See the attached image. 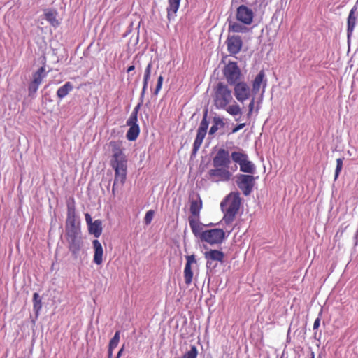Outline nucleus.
Returning a JSON list of instances; mask_svg holds the SVG:
<instances>
[{
    "instance_id": "nucleus-1",
    "label": "nucleus",
    "mask_w": 358,
    "mask_h": 358,
    "mask_svg": "<svg viewBox=\"0 0 358 358\" xmlns=\"http://www.w3.org/2000/svg\"><path fill=\"white\" fill-rule=\"evenodd\" d=\"M213 168L208 172L209 179L213 182H227L232 173L229 170L231 164L229 152L224 148L219 149L212 159Z\"/></svg>"
},
{
    "instance_id": "nucleus-2",
    "label": "nucleus",
    "mask_w": 358,
    "mask_h": 358,
    "mask_svg": "<svg viewBox=\"0 0 358 358\" xmlns=\"http://www.w3.org/2000/svg\"><path fill=\"white\" fill-rule=\"evenodd\" d=\"M233 100L231 91L227 85L219 83L215 88L213 101L217 109L225 110L229 114L236 116L241 113L240 106L237 103L229 106Z\"/></svg>"
},
{
    "instance_id": "nucleus-3",
    "label": "nucleus",
    "mask_w": 358,
    "mask_h": 358,
    "mask_svg": "<svg viewBox=\"0 0 358 358\" xmlns=\"http://www.w3.org/2000/svg\"><path fill=\"white\" fill-rule=\"evenodd\" d=\"M108 147L112 152L110 164L116 172L117 176L120 178L122 173L127 172V159L123 152L122 141H111L108 143Z\"/></svg>"
},
{
    "instance_id": "nucleus-4",
    "label": "nucleus",
    "mask_w": 358,
    "mask_h": 358,
    "mask_svg": "<svg viewBox=\"0 0 358 358\" xmlns=\"http://www.w3.org/2000/svg\"><path fill=\"white\" fill-rule=\"evenodd\" d=\"M241 205V199L238 194H229L221 202L220 207L224 212L223 221L226 224H231L236 217Z\"/></svg>"
},
{
    "instance_id": "nucleus-5",
    "label": "nucleus",
    "mask_w": 358,
    "mask_h": 358,
    "mask_svg": "<svg viewBox=\"0 0 358 358\" xmlns=\"http://www.w3.org/2000/svg\"><path fill=\"white\" fill-rule=\"evenodd\" d=\"M69 250L74 258H77L83 246L80 231H68L65 233Z\"/></svg>"
},
{
    "instance_id": "nucleus-6",
    "label": "nucleus",
    "mask_w": 358,
    "mask_h": 358,
    "mask_svg": "<svg viewBox=\"0 0 358 358\" xmlns=\"http://www.w3.org/2000/svg\"><path fill=\"white\" fill-rule=\"evenodd\" d=\"M225 237V232L221 229L216 228L205 230L201 241L213 245L222 243Z\"/></svg>"
},
{
    "instance_id": "nucleus-7",
    "label": "nucleus",
    "mask_w": 358,
    "mask_h": 358,
    "mask_svg": "<svg viewBox=\"0 0 358 358\" xmlns=\"http://www.w3.org/2000/svg\"><path fill=\"white\" fill-rule=\"evenodd\" d=\"M223 74L227 83L232 85L240 81L241 78V72L237 63L235 62H229L223 69Z\"/></svg>"
},
{
    "instance_id": "nucleus-8",
    "label": "nucleus",
    "mask_w": 358,
    "mask_h": 358,
    "mask_svg": "<svg viewBox=\"0 0 358 358\" xmlns=\"http://www.w3.org/2000/svg\"><path fill=\"white\" fill-rule=\"evenodd\" d=\"M255 178L252 175L240 174L236 183L245 196L250 194L255 185Z\"/></svg>"
},
{
    "instance_id": "nucleus-9",
    "label": "nucleus",
    "mask_w": 358,
    "mask_h": 358,
    "mask_svg": "<svg viewBox=\"0 0 358 358\" xmlns=\"http://www.w3.org/2000/svg\"><path fill=\"white\" fill-rule=\"evenodd\" d=\"M253 10L245 5H241L236 9V19L244 25H250L254 19Z\"/></svg>"
},
{
    "instance_id": "nucleus-10",
    "label": "nucleus",
    "mask_w": 358,
    "mask_h": 358,
    "mask_svg": "<svg viewBox=\"0 0 358 358\" xmlns=\"http://www.w3.org/2000/svg\"><path fill=\"white\" fill-rule=\"evenodd\" d=\"M233 85L235 97L238 101L243 102L250 97V90L246 83L240 80Z\"/></svg>"
},
{
    "instance_id": "nucleus-11",
    "label": "nucleus",
    "mask_w": 358,
    "mask_h": 358,
    "mask_svg": "<svg viewBox=\"0 0 358 358\" xmlns=\"http://www.w3.org/2000/svg\"><path fill=\"white\" fill-rule=\"evenodd\" d=\"M226 43L227 50L231 55L238 54L243 46L241 37L236 35L229 36L227 38Z\"/></svg>"
},
{
    "instance_id": "nucleus-12",
    "label": "nucleus",
    "mask_w": 358,
    "mask_h": 358,
    "mask_svg": "<svg viewBox=\"0 0 358 358\" xmlns=\"http://www.w3.org/2000/svg\"><path fill=\"white\" fill-rule=\"evenodd\" d=\"M190 208L189 211L191 215L188 218L200 217V211L202 208V200L199 195L194 194L189 197Z\"/></svg>"
},
{
    "instance_id": "nucleus-13",
    "label": "nucleus",
    "mask_w": 358,
    "mask_h": 358,
    "mask_svg": "<svg viewBox=\"0 0 358 358\" xmlns=\"http://www.w3.org/2000/svg\"><path fill=\"white\" fill-rule=\"evenodd\" d=\"M186 258V264L184 268V280L185 282L187 285H189L193 280V271L192 269V266L193 264H196L197 262L194 255H187Z\"/></svg>"
},
{
    "instance_id": "nucleus-14",
    "label": "nucleus",
    "mask_w": 358,
    "mask_h": 358,
    "mask_svg": "<svg viewBox=\"0 0 358 358\" xmlns=\"http://www.w3.org/2000/svg\"><path fill=\"white\" fill-rule=\"evenodd\" d=\"M76 211L74 208L68 207L66 220V232L79 231L80 229L76 224Z\"/></svg>"
},
{
    "instance_id": "nucleus-15",
    "label": "nucleus",
    "mask_w": 358,
    "mask_h": 358,
    "mask_svg": "<svg viewBox=\"0 0 358 358\" xmlns=\"http://www.w3.org/2000/svg\"><path fill=\"white\" fill-rule=\"evenodd\" d=\"M265 73L264 70H261L259 73L256 76L254 80L252 81V92L254 94H257L261 88V86L263 87V92H264V89L266 86V80L264 79Z\"/></svg>"
},
{
    "instance_id": "nucleus-16",
    "label": "nucleus",
    "mask_w": 358,
    "mask_h": 358,
    "mask_svg": "<svg viewBox=\"0 0 358 358\" xmlns=\"http://www.w3.org/2000/svg\"><path fill=\"white\" fill-rule=\"evenodd\" d=\"M137 122L138 120H136L128 119L127 120V124L129 127V129L127 132L126 136L129 141H135L140 134V128Z\"/></svg>"
},
{
    "instance_id": "nucleus-17",
    "label": "nucleus",
    "mask_w": 358,
    "mask_h": 358,
    "mask_svg": "<svg viewBox=\"0 0 358 358\" xmlns=\"http://www.w3.org/2000/svg\"><path fill=\"white\" fill-rule=\"evenodd\" d=\"M204 257L206 259L207 264H211L214 261L222 262L224 254L220 250H210L209 251L205 252Z\"/></svg>"
},
{
    "instance_id": "nucleus-18",
    "label": "nucleus",
    "mask_w": 358,
    "mask_h": 358,
    "mask_svg": "<svg viewBox=\"0 0 358 358\" xmlns=\"http://www.w3.org/2000/svg\"><path fill=\"white\" fill-rule=\"evenodd\" d=\"M94 248V257L93 261L97 265H101L103 263V249L101 243L99 240L95 239L92 241Z\"/></svg>"
},
{
    "instance_id": "nucleus-19",
    "label": "nucleus",
    "mask_w": 358,
    "mask_h": 358,
    "mask_svg": "<svg viewBox=\"0 0 358 358\" xmlns=\"http://www.w3.org/2000/svg\"><path fill=\"white\" fill-rule=\"evenodd\" d=\"M189 227L193 234L201 240L203 231V224L200 222V217L188 218Z\"/></svg>"
},
{
    "instance_id": "nucleus-20",
    "label": "nucleus",
    "mask_w": 358,
    "mask_h": 358,
    "mask_svg": "<svg viewBox=\"0 0 358 358\" xmlns=\"http://www.w3.org/2000/svg\"><path fill=\"white\" fill-rule=\"evenodd\" d=\"M356 8H353L350 11L347 20V37L349 41L352 35L354 29L357 24V17L355 15Z\"/></svg>"
},
{
    "instance_id": "nucleus-21",
    "label": "nucleus",
    "mask_w": 358,
    "mask_h": 358,
    "mask_svg": "<svg viewBox=\"0 0 358 358\" xmlns=\"http://www.w3.org/2000/svg\"><path fill=\"white\" fill-rule=\"evenodd\" d=\"M57 15L58 13L55 9H45L44 10L45 19L54 27H57L60 24Z\"/></svg>"
},
{
    "instance_id": "nucleus-22",
    "label": "nucleus",
    "mask_w": 358,
    "mask_h": 358,
    "mask_svg": "<svg viewBox=\"0 0 358 358\" xmlns=\"http://www.w3.org/2000/svg\"><path fill=\"white\" fill-rule=\"evenodd\" d=\"M102 221L96 220L88 227V231L90 234H93L94 237L99 238L102 233Z\"/></svg>"
},
{
    "instance_id": "nucleus-23",
    "label": "nucleus",
    "mask_w": 358,
    "mask_h": 358,
    "mask_svg": "<svg viewBox=\"0 0 358 358\" xmlns=\"http://www.w3.org/2000/svg\"><path fill=\"white\" fill-rule=\"evenodd\" d=\"M180 1L181 0H169V6L167 8V18L169 20L176 15L180 7Z\"/></svg>"
},
{
    "instance_id": "nucleus-24",
    "label": "nucleus",
    "mask_w": 358,
    "mask_h": 358,
    "mask_svg": "<svg viewBox=\"0 0 358 358\" xmlns=\"http://www.w3.org/2000/svg\"><path fill=\"white\" fill-rule=\"evenodd\" d=\"M248 25H244L239 22H230L229 23V31L234 33H245L248 31Z\"/></svg>"
},
{
    "instance_id": "nucleus-25",
    "label": "nucleus",
    "mask_w": 358,
    "mask_h": 358,
    "mask_svg": "<svg viewBox=\"0 0 358 358\" xmlns=\"http://www.w3.org/2000/svg\"><path fill=\"white\" fill-rule=\"evenodd\" d=\"M127 173L124 172V174L122 173V176L119 178L117 176L116 172H115L114 182L112 187V194L113 195L115 194V189L117 188L122 187L124 185L127 178Z\"/></svg>"
},
{
    "instance_id": "nucleus-26",
    "label": "nucleus",
    "mask_w": 358,
    "mask_h": 358,
    "mask_svg": "<svg viewBox=\"0 0 358 358\" xmlns=\"http://www.w3.org/2000/svg\"><path fill=\"white\" fill-rule=\"evenodd\" d=\"M45 76H46V72H45V66H41L36 72H34L33 73L31 81L41 85L43 78Z\"/></svg>"
},
{
    "instance_id": "nucleus-27",
    "label": "nucleus",
    "mask_w": 358,
    "mask_h": 358,
    "mask_svg": "<svg viewBox=\"0 0 358 358\" xmlns=\"http://www.w3.org/2000/svg\"><path fill=\"white\" fill-rule=\"evenodd\" d=\"M72 90V84L70 82H66L64 85L57 90V95L59 99H62L64 98Z\"/></svg>"
},
{
    "instance_id": "nucleus-28",
    "label": "nucleus",
    "mask_w": 358,
    "mask_h": 358,
    "mask_svg": "<svg viewBox=\"0 0 358 358\" xmlns=\"http://www.w3.org/2000/svg\"><path fill=\"white\" fill-rule=\"evenodd\" d=\"M152 66V62H150L148 63V64L147 65V66L145 69L144 76H143V89H142V92H141L142 96L144 94L145 90H147L148 81L150 78Z\"/></svg>"
},
{
    "instance_id": "nucleus-29",
    "label": "nucleus",
    "mask_w": 358,
    "mask_h": 358,
    "mask_svg": "<svg viewBox=\"0 0 358 358\" xmlns=\"http://www.w3.org/2000/svg\"><path fill=\"white\" fill-rule=\"evenodd\" d=\"M206 131H202L199 129L197 130L196 136L194 140V145H193V150L194 152H196L200 148V147L203 143V138L206 136Z\"/></svg>"
},
{
    "instance_id": "nucleus-30",
    "label": "nucleus",
    "mask_w": 358,
    "mask_h": 358,
    "mask_svg": "<svg viewBox=\"0 0 358 358\" xmlns=\"http://www.w3.org/2000/svg\"><path fill=\"white\" fill-rule=\"evenodd\" d=\"M255 169L254 164L248 160V158L240 165V171L244 173L252 174L255 172Z\"/></svg>"
},
{
    "instance_id": "nucleus-31",
    "label": "nucleus",
    "mask_w": 358,
    "mask_h": 358,
    "mask_svg": "<svg viewBox=\"0 0 358 358\" xmlns=\"http://www.w3.org/2000/svg\"><path fill=\"white\" fill-rule=\"evenodd\" d=\"M231 159L232 160L238 164L239 166L248 158V155L243 152H233L231 153Z\"/></svg>"
},
{
    "instance_id": "nucleus-32",
    "label": "nucleus",
    "mask_w": 358,
    "mask_h": 358,
    "mask_svg": "<svg viewBox=\"0 0 358 358\" xmlns=\"http://www.w3.org/2000/svg\"><path fill=\"white\" fill-rule=\"evenodd\" d=\"M33 308L36 314L38 313L42 308L41 299L39 294L36 292L33 295Z\"/></svg>"
},
{
    "instance_id": "nucleus-33",
    "label": "nucleus",
    "mask_w": 358,
    "mask_h": 358,
    "mask_svg": "<svg viewBox=\"0 0 358 358\" xmlns=\"http://www.w3.org/2000/svg\"><path fill=\"white\" fill-rule=\"evenodd\" d=\"M198 356V350L195 345H191L190 349L185 352L183 355V358H196Z\"/></svg>"
},
{
    "instance_id": "nucleus-34",
    "label": "nucleus",
    "mask_w": 358,
    "mask_h": 358,
    "mask_svg": "<svg viewBox=\"0 0 358 358\" xmlns=\"http://www.w3.org/2000/svg\"><path fill=\"white\" fill-rule=\"evenodd\" d=\"M119 341H120V331H117L115 332L114 336L110 339V341L109 342L108 347H110V348H115L117 346Z\"/></svg>"
},
{
    "instance_id": "nucleus-35",
    "label": "nucleus",
    "mask_w": 358,
    "mask_h": 358,
    "mask_svg": "<svg viewBox=\"0 0 358 358\" xmlns=\"http://www.w3.org/2000/svg\"><path fill=\"white\" fill-rule=\"evenodd\" d=\"M208 127V122L207 120V111H206L198 129L201 130L202 131H203L206 132Z\"/></svg>"
},
{
    "instance_id": "nucleus-36",
    "label": "nucleus",
    "mask_w": 358,
    "mask_h": 358,
    "mask_svg": "<svg viewBox=\"0 0 358 358\" xmlns=\"http://www.w3.org/2000/svg\"><path fill=\"white\" fill-rule=\"evenodd\" d=\"M343 162V159H342V158H338L336 159V167L335 176H334L335 180L338 178V177L342 170Z\"/></svg>"
},
{
    "instance_id": "nucleus-37",
    "label": "nucleus",
    "mask_w": 358,
    "mask_h": 358,
    "mask_svg": "<svg viewBox=\"0 0 358 358\" xmlns=\"http://www.w3.org/2000/svg\"><path fill=\"white\" fill-rule=\"evenodd\" d=\"M39 85H40L39 84L36 83L33 81H31L30 83L29 84V87H28L29 95V96L34 95L36 94V92H37Z\"/></svg>"
},
{
    "instance_id": "nucleus-38",
    "label": "nucleus",
    "mask_w": 358,
    "mask_h": 358,
    "mask_svg": "<svg viewBox=\"0 0 358 358\" xmlns=\"http://www.w3.org/2000/svg\"><path fill=\"white\" fill-rule=\"evenodd\" d=\"M154 214H155V212L152 210H150L145 213V215L144 217V222L145 224L148 225L151 223V222L153 219V217H154Z\"/></svg>"
},
{
    "instance_id": "nucleus-39",
    "label": "nucleus",
    "mask_w": 358,
    "mask_h": 358,
    "mask_svg": "<svg viewBox=\"0 0 358 358\" xmlns=\"http://www.w3.org/2000/svg\"><path fill=\"white\" fill-rule=\"evenodd\" d=\"M141 107V103H138L133 110L129 119L138 120V113Z\"/></svg>"
},
{
    "instance_id": "nucleus-40",
    "label": "nucleus",
    "mask_w": 358,
    "mask_h": 358,
    "mask_svg": "<svg viewBox=\"0 0 358 358\" xmlns=\"http://www.w3.org/2000/svg\"><path fill=\"white\" fill-rule=\"evenodd\" d=\"M163 80H164V78H163L162 76H159L158 77L157 86H156L155 90V94H157L158 92L160 91L162 86Z\"/></svg>"
},
{
    "instance_id": "nucleus-41",
    "label": "nucleus",
    "mask_w": 358,
    "mask_h": 358,
    "mask_svg": "<svg viewBox=\"0 0 358 358\" xmlns=\"http://www.w3.org/2000/svg\"><path fill=\"white\" fill-rule=\"evenodd\" d=\"M254 107H255V99L253 98L250 103H249V106H248V108H249V111H248V116H250L252 111H253V109H254Z\"/></svg>"
},
{
    "instance_id": "nucleus-42",
    "label": "nucleus",
    "mask_w": 358,
    "mask_h": 358,
    "mask_svg": "<svg viewBox=\"0 0 358 358\" xmlns=\"http://www.w3.org/2000/svg\"><path fill=\"white\" fill-rule=\"evenodd\" d=\"M85 217L87 227H89L92 223L94 222V221H92L91 215L89 213H85Z\"/></svg>"
},
{
    "instance_id": "nucleus-43",
    "label": "nucleus",
    "mask_w": 358,
    "mask_h": 358,
    "mask_svg": "<svg viewBox=\"0 0 358 358\" xmlns=\"http://www.w3.org/2000/svg\"><path fill=\"white\" fill-rule=\"evenodd\" d=\"M245 126V123H241V124H238L237 126H236V127L232 129V133H236V132H237L238 131H239V130L242 129Z\"/></svg>"
},
{
    "instance_id": "nucleus-44",
    "label": "nucleus",
    "mask_w": 358,
    "mask_h": 358,
    "mask_svg": "<svg viewBox=\"0 0 358 358\" xmlns=\"http://www.w3.org/2000/svg\"><path fill=\"white\" fill-rule=\"evenodd\" d=\"M214 122H215V125H217V126L218 124H220L222 126L224 125L223 121L220 117H215Z\"/></svg>"
},
{
    "instance_id": "nucleus-45",
    "label": "nucleus",
    "mask_w": 358,
    "mask_h": 358,
    "mask_svg": "<svg viewBox=\"0 0 358 358\" xmlns=\"http://www.w3.org/2000/svg\"><path fill=\"white\" fill-rule=\"evenodd\" d=\"M320 318L317 317L314 322L313 329H317L320 327Z\"/></svg>"
},
{
    "instance_id": "nucleus-46",
    "label": "nucleus",
    "mask_w": 358,
    "mask_h": 358,
    "mask_svg": "<svg viewBox=\"0 0 358 358\" xmlns=\"http://www.w3.org/2000/svg\"><path fill=\"white\" fill-rule=\"evenodd\" d=\"M217 129H218L217 126L214 124L210 127L209 134H213L214 133H215L217 131Z\"/></svg>"
},
{
    "instance_id": "nucleus-47",
    "label": "nucleus",
    "mask_w": 358,
    "mask_h": 358,
    "mask_svg": "<svg viewBox=\"0 0 358 358\" xmlns=\"http://www.w3.org/2000/svg\"><path fill=\"white\" fill-rule=\"evenodd\" d=\"M114 349L115 348H110V347H108V358L113 357V352Z\"/></svg>"
},
{
    "instance_id": "nucleus-48",
    "label": "nucleus",
    "mask_w": 358,
    "mask_h": 358,
    "mask_svg": "<svg viewBox=\"0 0 358 358\" xmlns=\"http://www.w3.org/2000/svg\"><path fill=\"white\" fill-rule=\"evenodd\" d=\"M123 351H124V346H122V347L121 348V349L118 351V352H117V357H116L120 358V357L122 356Z\"/></svg>"
},
{
    "instance_id": "nucleus-49",
    "label": "nucleus",
    "mask_w": 358,
    "mask_h": 358,
    "mask_svg": "<svg viewBox=\"0 0 358 358\" xmlns=\"http://www.w3.org/2000/svg\"><path fill=\"white\" fill-rule=\"evenodd\" d=\"M134 69H135V66L131 65L127 68V73H130L131 71H134Z\"/></svg>"
},
{
    "instance_id": "nucleus-50",
    "label": "nucleus",
    "mask_w": 358,
    "mask_h": 358,
    "mask_svg": "<svg viewBox=\"0 0 358 358\" xmlns=\"http://www.w3.org/2000/svg\"><path fill=\"white\" fill-rule=\"evenodd\" d=\"M311 358H315V355L313 352H311Z\"/></svg>"
},
{
    "instance_id": "nucleus-51",
    "label": "nucleus",
    "mask_w": 358,
    "mask_h": 358,
    "mask_svg": "<svg viewBox=\"0 0 358 358\" xmlns=\"http://www.w3.org/2000/svg\"><path fill=\"white\" fill-rule=\"evenodd\" d=\"M111 358H113V357H111ZM116 358H118V357H116Z\"/></svg>"
},
{
    "instance_id": "nucleus-52",
    "label": "nucleus",
    "mask_w": 358,
    "mask_h": 358,
    "mask_svg": "<svg viewBox=\"0 0 358 358\" xmlns=\"http://www.w3.org/2000/svg\"><path fill=\"white\" fill-rule=\"evenodd\" d=\"M181 358H183L182 357Z\"/></svg>"
}]
</instances>
